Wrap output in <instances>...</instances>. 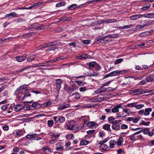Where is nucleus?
I'll use <instances>...</instances> for the list:
<instances>
[{
    "label": "nucleus",
    "mask_w": 154,
    "mask_h": 154,
    "mask_svg": "<svg viewBox=\"0 0 154 154\" xmlns=\"http://www.w3.org/2000/svg\"><path fill=\"white\" fill-rule=\"evenodd\" d=\"M72 86H69L67 84L64 85V89L67 93L70 94L77 89L78 87L72 82Z\"/></svg>",
    "instance_id": "nucleus-1"
},
{
    "label": "nucleus",
    "mask_w": 154,
    "mask_h": 154,
    "mask_svg": "<svg viewBox=\"0 0 154 154\" xmlns=\"http://www.w3.org/2000/svg\"><path fill=\"white\" fill-rule=\"evenodd\" d=\"M121 121H122L120 120H118L112 122V128L116 131L119 130L120 129V125L119 123Z\"/></svg>",
    "instance_id": "nucleus-2"
},
{
    "label": "nucleus",
    "mask_w": 154,
    "mask_h": 154,
    "mask_svg": "<svg viewBox=\"0 0 154 154\" xmlns=\"http://www.w3.org/2000/svg\"><path fill=\"white\" fill-rule=\"evenodd\" d=\"M152 109L151 108H148L146 109L145 110L144 109L141 110L139 111L138 112V114L141 115H145L146 116L149 115L150 112H152Z\"/></svg>",
    "instance_id": "nucleus-3"
},
{
    "label": "nucleus",
    "mask_w": 154,
    "mask_h": 154,
    "mask_svg": "<svg viewBox=\"0 0 154 154\" xmlns=\"http://www.w3.org/2000/svg\"><path fill=\"white\" fill-rule=\"evenodd\" d=\"M75 122L72 121L68 122L66 126L69 130H73L75 128Z\"/></svg>",
    "instance_id": "nucleus-4"
},
{
    "label": "nucleus",
    "mask_w": 154,
    "mask_h": 154,
    "mask_svg": "<svg viewBox=\"0 0 154 154\" xmlns=\"http://www.w3.org/2000/svg\"><path fill=\"white\" fill-rule=\"evenodd\" d=\"M143 91V89L142 88H140L139 89H136L134 90L129 91V94H133L134 93H137L135 95H138L143 94V93L142 92Z\"/></svg>",
    "instance_id": "nucleus-5"
},
{
    "label": "nucleus",
    "mask_w": 154,
    "mask_h": 154,
    "mask_svg": "<svg viewBox=\"0 0 154 154\" xmlns=\"http://www.w3.org/2000/svg\"><path fill=\"white\" fill-rule=\"evenodd\" d=\"M18 16V14L15 12H13L6 14L5 15V17H8L9 18L14 17H17Z\"/></svg>",
    "instance_id": "nucleus-6"
},
{
    "label": "nucleus",
    "mask_w": 154,
    "mask_h": 154,
    "mask_svg": "<svg viewBox=\"0 0 154 154\" xmlns=\"http://www.w3.org/2000/svg\"><path fill=\"white\" fill-rule=\"evenodd\" d=\"M121 107V105L120 104L115 106L112 109L111 111L113 113L118 112H119V109Z\"/></svg>",
    "instance_id": "nucleus-7"
},
{
    "label": "nucleus",
    "mask_w": 154,
    "mask_h": 154,
    "mask_svg": "<svg viewBox=\"0 0 154 154\" xmlns=\"http://www.w3.org/2000/svg\"><path fill=\"white\" fill-rule=\"evenodd\" d=\"M63 143H58L56 144L57 147L56 148V149L57 151H62L63 149Z\"/></svg>",
    "instance_id": "nucleus-8"
},
{
    "label": "nucleus",
    "mask_w": 154,
    "mask_h": 154,
    "mask_svg": "<svg viewBox=\"0 0 154 154\" xmlns=\"http://www.w3.org/2000/svg\"><path fill=\"white\" fill-rule=\"evenodd\" d=\"M102 94H100V95L97 96L95 101H93V102H101L104 100L105 97H104L101 96Z\"/></svg>",
    "instance_id": "nucleus-9"
},
{
    "label": "nucleus",
    "mask_w": 154,
    "mask_h": 154,
    "mask_svg": "<svg viewBox=\"0 0 154 154\" xmlns=\"http://www.w3.org/2000/svg\"><path fill=\"white\" fill-rule=\"evenodd\" d=\"M108 88H100L98 89L95 92L96 94H100L105 92Z\"/></svg>",
    "instance_id": "nucleus-10"
},
{
    "label": "nucleus",
    "mask_w": 154,
    "mask_h": 154,
    "mask_svg": "<svg viewBox=\"0 0 154 154\" xmlns=\"http://www.w3.org/2000/svg\"><path fill=\"white\" fill-rule=\"evenodd\" d=\"M42 149L46 154H49L51 153V149L48 146H45L43 147Z\"/></svg>",
    "instance_id": "nucleus-11"
},
{
    "label": "nucleus",
    "mask_w": 154,
    "mask_h": 154,
    "mask_svg": "<svg viewBox=\"0 0 154 154\" xmlns=\"http://www.w3.org/2000/svg\"><path fill=\"white\" fill-rule=\"evenodd\" d=\"M16 58L18 62H21L24 60L26 59V57L23 56H18L16 57Z\"/></svg>",
    "instance_id": "nucleus-12"
},
{
    "label": "nucleus",
    "mask_w": 154,
    "mask_h": 154,
    "mask_svg": "<svg viewBox=\"0 0 154 154\" xmlns=\"http://www.w3.org/2000/svg\"><path fill=\"white\" fill-rule=\"evenodd\" d=\"M147 82H150L154 80V75H151L147 76L145 79Z\"/></svg>",
    "instance_id": "nucleus-13"
},
{
    "label": "nucleus",
    "mask_w": 154,
    "mask_h": 154,
    "mask_svg": "<svg viewBox=\"0 0 154 154\" xmlns=\"http://www.w3.org/2000/svg\"><path fill=\"white\" fill-rule=\"evenodd\" d=\"M32 106L35 108L38 109L41 107V105L37 102H35L32 103Z\"/></svg>",
    "instance_id": "nucleus-14"
},
{
    "label": "nucleus",
    "mask_w": 154,
    "mask_h": 154,
    "mask_svg": "<svg viewBox=\"0 0 154 154\" xmlns=\"http://www.w3.org/2000/svg\"><path fill=\"white\" fill-rule=\"evenodd\" d=\"M77 58L78 59H83L88 58V55L86 54H84L80 56L77 57Z\"/></svg>",
    "instance_id": "nucleus-15"
},
{
    "label": "nucleus",
    "mask_w": 154,
    "mask_h": 154,
    "mask_svg": "<svg viewBox=\"0 0 154 154\" xmlns=\"http://www.w3.org/2000/svg\"><path fill=\"white\" fill-rule=\"evenodd\" d=\"M143 17V16L142 15L137 14L132 15L130 17V18L132 20H136L139 18Z\"/></svg>",
    "instance_id": "nucleus-16"
},
{
    "label": "nucleus",
    "mask_w": 154,
    "mask_h": 154,
    "mask_svg": "<svg viewBox=\"0 0 154 154\" xmlns=\"http://www.w3.org/2000/svg\"><path fill=\"white\" fill-rule=\"evenodd\" d=\"M116 143V140H111L109 142V147L110 148H113L114 145H115Z\"/></svg>",
    "instance_id": "nucleus-17"
},
{
    "label": "nucleus",
    "mask_w": 154,
    "mask_h": 154,
    "mask_svg": "<svg viewBox=\"0 0 154 154\" xmlns=\"http://www.w3.org/2000/svg\"><path fill=\"white\" fill-rule=\"evenodd\" d=\"M117 20L116 19H110L104 20V21H103V22H105V23H109L115 22Z\"/></svg>",
    "instance_id": "nucleus-18"
},
{
    "label": "nucleus",
    "mask_w": 154,
    "mask_h": 154,
    "mask_svg": "<svg viewBox=\"0 0 154 154\" xmlns=\"http://www.w3.org/2000/svg\"><path fill=\"white\" fill-rule=\"evenodd\" d=\"M110 125L106 124L103 126V128L107 131H111V130L110 128Z\"/></svg>",
    "instance_id": "nucleus-19"
},
{
    "label": "nucleus",
    "mask_w": 154,
    "mask_h": 154,
    "mask_svg": "<svg viewBox=\"0 0 154 154\" xmlns=\"http://www.w3.org/2000/svg\"><path fill=\"white\" fill-rule=\"evenodd\" d=\"M38 24L37 23H35L30 26V28L32 29H38Z\"/></svg>",
    "instance_id": "nucleus-20"
},
{
    "label": "nucleus",
    "mask_w": 154,
    "mask_h": 154,
    "mask_svg": "<svg viewBox=\"0 0 154 154\" xmlns=\"http://www.w3.org/2000/svg\"><path fill=\"white\" fill-rule=\"evenodd\" d=\"M142 132H143V133L145 134H148V135L149 136V133H151V131L149 128H144L142 129Z\"/></svg>",
    "instance_id": "nucleus-21"
},
{
    "label": "nucleus",
    "mask_w": 154,
    "mask_h": 154,
    "mask_svg": "<svg viewBox=\"0 0 154 154\" xmlns=\"http://www.w3.org/2000/svg\"><path fill=\"white\" fill-rule=\"evenodd\" d=\"M123 140L122 137H120L117 142V144L118 146H121L123 143Z\"/></svg>",
    "instance_id": "nucleus-22"
},
{
    "label": "nucleus",
    "mask_w": 154,
    "mask_h": 154,
    "mask_svg": "<svg viewBox=\"0 0 154 154\" xmlns=\"http://www.w3.org/2000/svg\"><path fill=\"white\" fill-rule=\"evenodd\" d=\"M76 4H72L70 5L68 7V9L69 11L72 10L76 8Z\"/></svg>",
    "instance_id": "nucleus-23"
},
{
    "label": "nucleus",
    "mask_w": 154,
    "mask_h": 154,
    "mask_svg": "<svg viewBox=\"0 0 154 154\" xmlns=\"http://www.w3.org/2000/svg\"><path fill=\"white\" fill-rule=\"evenodd\" d=\"M110 76H116L119 75V70H116L111 72L110 73Z\"/></svg>",
    "instance_id": "nucleus-24"
},
{
    "label": "nucleus",
    "mask_w": 154,
    "mask_h": 154,
    "mask_svg": "<svg viewBox=\"0 0 154 154\" xmlns=\"http://www.w3.org/2000/svg\"><path fill=\"white\" fill-rule=\"evenodd\" d=\"M100 148L101 149L103 150H106L108 148V146L107 145L103 144L100 145Z\"/></svg>",
    "instance_id": "nucleus-25"
},
{
    "label": "nucleus",
    "mask_w": 154,
    "mask_h": 154,
    "mask_svg": "<svg viewBox=\"0 0 154 154\" xmlns=\"http://www.w3.org/2000/svg\"><path fill=\"white\" fill-rule=\"evenodd\" d=\"M66 4L65 2H60L57 3L56 6L57 7H60L64 6Z\"/></svg>",
    "instance_id": "nucleus-26"
},
{
    "label": "nucleus",
    "mask_w": 154,
    "mask_h": 154,
    "mask_svg": "<svg viewBox=\"0 0 154 154\" xmlns=\"http://www.w3.org/2000/svg\"><path fill=\"white\" fill-rule=\"evenodd\" d=\"M97 74L98 73L97 72L92 71V72H90L89 73L88 72V75L89 76H96Z\"/></svg>",
    "instance_id": "nucleus-27"
},
{
    "label": "nucleus",
    "mask_w": 154,
    "mask_h": 154,
    "mask_svg": "<svg viewBox=\"0 0 154 154\" xmlns=\"http://www.w3.org/2000/svg\"><path fill=\"white\" fill-rule=\"evenodd\" d=\"M65 120V118L63 116H60L58 118V121L60 123L64 122Z\"/></svg>",
    "instance_id": "nucleus-28"
},
{
    "label": "nucleus",
    "mask_w": 154,
    "mask_h": 154,
    "mask_svg": "<svg viewBox=\"0 0 154 154\" xmlns=\"http://www.w3.org/2000/svg\"><path fill=\"white\" fill-rule=\"evenodd\" d=\"M21 106L20 105L18 104L16 106L14 107V109L16 111H19L22 109L21 107Z\"/></svg>",
    "instance_id": "nucleus-29"
},
{
    "label": "nucleus",
    "mask_w": 154,
    "mask_h": 154,
    "mask_svg": "<svg viewBox=\"0 0 154 154\" xmlns=\"http://www.w3.org/2000/svg\"><path fill=\"white\" fill-rule=\"evenodd\" d=\"M22 134V131L21 130H18L15 132L14 135L16 137H18L20 136Z\"/></svg>",
    "instance_id": "nucleus-30"
},
{
    "label": "nucleus",
    "mask_w": 154,
    "mask_h": 154,
    "mask_svg": "<svg viewBox=\"0 0 154 154\" xmlns=\"http://www.w3.org/2000/svg\"><path fill=\"white\" fill-rule=\"evenodd\" d=\"M69 106H70V105L69 104H67L63 106H60V107H59L58 109L59 110H61L65 109L66 108L69 107Z\"/></svg>",
    "instance_id": "nucleus-31"
},
{
    "label": "nucleus",
    "mask_w": 154,
    "mask_h": 154,
    "mask_svg": "<svg viewBox=\"0 0 154 154\" xmlns=\"http://www.w3.org/2000/svg\"><path fill=\"white\" fill-rule=\"evenodd\" d=\"M48 134L51 135L53 137H54L55 138H58V137L60 136V134H57L55 133H52L51 132L49 133Z\"/></svg>",
    "instance_id": "nucleus-32"
},
{
    "label": "nucleus",
    "mask_w": 154,
    "mask_h": 154,
    "mask_svg": "<svg viewBox=\"0 0 154 154\" xmlns=\"http://www.w3.org/2000/svg\"><path fill=\"white\" fill-rule=\"evenodd\" d=\"M96 62H90L89 64V68L91 69L95 66Z\"/></svg>",
    "instance_id": "nucleus-33"
},
{
    "label": "nucleus",
    "mask_w": 154,
    "mask_h": 154,
    "mask_svg": "<svg viewBox=\"0 0 154 154\" xmlns=\"http://www.w3.org/2000/svg\"><path fill=\"white\" fill-rule=\"evenodd\" d=\"M149 122H145L144 121L142 120L141 122L140 123V125H143L145 126H148L150 124Z\"/></svg>",
    "instance_id": "nucleus-34"
},
{
    "label": "nucleus",
    "mask_w": 154,
    "mask_h": 154,
    "mask_svg": "<svg viewBox=\"0 0 154 154\" xmlns=\"http://www.w3.org/2000/svg\"><path fill=\"white\" fill-rule=\"evenodd\" d=\"M54 123V121L53 120H49L47 122L48 125L50 127H51L53 126Z\"/></svg>",
    "instance_id": "nucleus-35"
},
{
    "label": "nucleus",
    "mask_w": 154,
    "mask_h": 154,
    "mask_svg": "<svg viewBox=\"0 0 154 154\" xmlns=\"http://www.w3.org/2000/svg\"><path fill=\"white\" fill-rule=\"evenodd\" d=\"M153 24H154V20H150L148 21L145 25L146 27L147 26L149 25H152Z\"/></svg>",
    "instance_id": "nucleus-36"
},
{
    "label": "nucleus",
    "mask_w": 154,
    "mask_h": 154,
    "mask_svg": "<svg viewBox=\"0 0 154 154\" xmlns=\"http://www.w3.org/2000/svg\"><path fill=\"white\" fill-rule=\"evenodd\" d=\"M36 135V134H33L31 135L28 134L26 136V138L28 139H30L35 137V136Z\"/></svg>",
    "instance_id": "nucleus-37"
},
{
    "label": "nucleus",
    "mask_w": 154,
    "mask_h": 154,
    "mask_svg": "<svg viewBox=\"0 0 154 154\" xmlns=\"http://www.w3.org/2000/svg\"><path fill=\"white\" fill-rule=\"evenodd\" d=\"M88 141L85 140H82L80 144L81 145H86L88 144Z\"/></svg>",
    "instance_id": "nucleus-38"
},
{
    "label": "nucleus",
    "mask_w": 154,
    "mask_h": 154,
    "mask_svg": "<svg viewBox=\"0 0 154 154\" xmlns=\"http://www.w3.org/2000/svg\"><path fill=\"white\" fill-rule=\"evenodd\" d=\"M72 95H74L75 98L76 100L79 99L80 97V96L78 93H75L73 94Z\"/></svg>",
    "instance_id": "nucleus-39"
},
{
    "label": "nucleus",
    "mask_w": 154,
    "mask_h": 154,
    "mask_svg": "<svg viewBox=\"0 0 154 154\" xmlns=\"http://www.w3.org/2000/svg\"><path fill=\"white\" fill-rule=\"evenodd\" d=\"M146 27L145 24L144 25H139L136 26L135 29H139Z\"/></svg>",
    "instance_id": "nucleus-40"
},
{
    "label": "nucleus",
    "mask_w": 154,
    "mask_h": 154,
    "mask_svg": "<svg viewBox=\"0 0 154 154\" xmlns=\"http://www.w3.org/2000/svg\"><path fill=\"white\" fill-rule=\"evenodd\" d=\"M109 139V138H107L104 139L103 140H102L99 143V144L100 145L103 144L104 143L107 142Z\"/></svg>",
    "instance_id": "nucleus-41"
},
{
    "label": "nucleus",
    "mask_w": 154,
    "mask_h": 154,
    "mask_svg": "<svg viewBox=\"0 0 154 154\" xmlns=\"http://www.w3.org/2000/svg\"><path fill=\"white\" fill-rule=\"evenodd\" d=\"M144 106L143 104H139L136 105V104L135 107L137 109H140L142 108Z\"/></svg>",
    "instance_id": "nucleus-42"
},
{
    "label": "nucleus",
    "mask_w": 154,
    "mask_h": 154,
    "mask_svg": "<svg viewBox=\"0 0 154 154\" xmlns=\"http://www.w3.org/2000/svg\"><path fill=\"white\" fill-rule=\"evenodd\" d=\"M75 82L78 83V85L80 86L86 84L85 82H82L81 81H75Z\"/></svg>",
    "instance_id": "nucleus-43"
},
{
    "label": "nucleus",
    "mask_w": 154,
    "mask_h": 154,
    "mask_svg": "<svg viewBox=\"0 0 154 154\" xmlns=\"http://www.w3.org/2000/svg\"><path fill=\"white\" fill-rule=\"evenodd\" d=\"M50 65L48 63H39L38 64V66H50Z\"/></svg>",
    "instance_id": "nucleus-44"
},
{
    "label": "nucleus",
    "mask_w": 154,
    "mask_h": 154,
    "mask_svg": "<svg viewBox=\"0 0 154 154\" xmlns=\"http://www.w3.org/2000/svg\"><path fill=\"white\" fill-rule=\"evenodd\" d=\"M108 37L112 38H116L119 37V35L117 34H114L109 35Z\"/></svg>",
    "instance_id": "nucleus-45"
},
{
    "label": "nucleus",
    "mask_w": 154,
    "mask_h": 154,
    "mask_svg": "<svg viewBox=\"0 0 154 154\" xmlns=\"http://www.w3.org/2000/svg\"><path fill=\"white\" fill-rule=\"evenodd\" d=\"M123 59L122 58H120L117 59L115 61L114 63L115 64H118L123 61Z\"/></svg>",
    "instance_id": "nucleus-46"
},
{
    "label": "nucleus",
    "mask_w": 154,
    "mask_h": 154,
    "mask_svg": "<svg viewBox=\"0 0 154 154\" xmlns=\"http://www.w3.org/2000/svg\"><path fill=\"white\" fill-rule=\"evenodd\" d=\"M140 119V117H138L135 118H133V122L134 123H137Z\"/></svg>",
    "instance_id": "nucleus-47"
},
{
    "label": "nucleus",
    "mask_w": 154,
    "mask_h": 154,
    "mask_svg": "<svg viewBox=\"0 0 154 154\" xmlns=\"http://www.w3.org/2000/svg\"><path fill=\"white\" fill-rule=\"evenodd\" d=\"M74 135L72 134H69L66 136V138L68 140L72 139L73 138Z\"/></svg>",
    "instance_id": "nucleus-48"
},
{
    "label": "nucleus",
    "mask_w": 154,
    "mask_h": 154,
    "mask_svg": "<svg viewBox=\"0 0 154 154\" xmlns=\"http://www.w3.org/2000/svg\"><path fill=\"white\" fill-rule=\"evenodd\" d=\"M31 96V94L29 92H27L26 93L24 96L22 97V99H24V98H26L27 97H29Z\"/></svg>",
    "instance_id": "nucleus-49"
},
{
    "label": "nucleus",
    "mask_w": 154,
    "mask_h": 154,
    "mask_svg": "<svg viewBox=\"0 0 154 154\" xmlns=\"http://www.w3.org/2000/svg\"><path fill=\"white\" fill-rule=\"evenodd\" d=\"M115 119L112 116H111L108 118V121L112 124V122H114L115 121Z\"/></svg>",
    "instance_id": "nucleus-50"
},
{
    "label": "nucleus",
    "mask_w": 154,
    "mask_h": 154,
    "mask_svg": "<svg viewBox=\"0 0 154 154\" xmlns=\"http://www.w3.org/2000/svg\"><path fill=\"white\" fill-rule=\"evenodd\" d=\"M62 83V81L61 79H58L56 80V85H61Z\"/></svg>",
    "instance_id": "nucleus-51"
},
{
    "label": "nucleus",
    "mask_w": 154,
    "mask_h": 154,
    "mask_svg": "<svg viewBox=\"0 0 154 154\" xmlns=\"http://www.w3.org/2000/svg\"><path fill=\"white\" fill-rule=\"evenodd\" d=\"M137 103V102H134L128 104L127 105V106L131 107H135L136 104Z\"/></svg>",
    "instance_id": "nucleus-52"
},
{
    "label": "nucleus",
    "mask_w": 154,
    "mask_h": 154,
    "mask_svg": "<svg viewBox=\"0 0 154 154\" xmlns=\"http://www.w3.org/2000/svg\"><path fill=\"white\" fill-rule=\"evenodd\" d=\"M35 55H34L33 56H31L29 57H28L27 58V60L28 61H31L35 59Z\"/></svg>",
    "instance_id": "nucleus-53"
},
{
    "label": "nucleus",
    "mask_w": 154,
    "mask_h": 154,
    "mask_svg": "<svg viewBox=\"0 0 154 154\" xmlns=\"http://www.w3.org/2000/svg\"><path fill=\"white\" fill-rule=\"evenodd\" d=\"M29 67H25L23 68V69H18V70H17L16 71V72H21L22 71H23L24 70H25V69H29Z\"/></svg>",
    "instance_id": "nucleus-54"
},
{
    "label": "nucleus",
    "mask_w": 154,
    "mask_h": 154,
    "mask_svg": "<svg viewBox=\"0 0 154 154\" xmlns=\"http://www.w3.org/2000/svg\"><path fill=\"white\" fill-rule=\"evenodd\" d=\"M123 111L127 114H129L131 113V110L129 109H123Z\"/></svg>",
    "instance_id": "nucleus-55"
},
{
    "label": "nucleus",
    "mask_w": 154,
    "mask_h": 154,
    "mask_svg": "<svg viewBox=\"0 0 154 154\" xmlns=\"http://www.w3.org/2000/svg\"><path fill=\"white\" fill-rule=\"evenodd\" d=\"M128 71L127 70L119 71V75L125 74Z\"/></svg>",
    "instance_id": "nucleus-56"
},
{
    "label": "nucleus",
    "mask_w": 154,
    "mask_h": 154,
    "mask_svg": "<svg viewBox=\"0 0 154 154\" xmlns=\"http://www.w3.org/2000/svg\"><path fill=\"white\" fill-rule=\"evenodd\" d=\"M56 61H57V60H56V58H55L53 59L50 60L48 61H47L46 62V63H53L55 62Z\"/></svg>",
    "instance_id": "nucleus-57"
},
{
    "label": "nucleus",
    "mask_w": 154,
    "mask_h": 154,
    "mask_svg": "<svg viewBox=\"0 0 154 154\" xmlns=\"http://www.w3.org/2000/svg\"><path fill=\"white\" fill-rule=\"evenodd\" d=\"M95 132V130H91L88 131L87 132V133L88 134L92 135L93 134H94Z\"/></svg>",
    "instance_id": "nucleus-58"
},
{
    "label": "nucleus",
    "mask_w": 154,
    "mask_h": 154,
    "mask_svg": "<svg viewBox=\"0 0 154 154\" xmlns=\"http://www.w3.org/2000/svg\"><path fill=\"white\" fill-rule=\"evenodd\" d=\"M79 91H80L82 92H84L87 90V88L86 87H81L79 88Z\"/></svg>",
    "instance_id": "nucleus-59"
},
{
    "label": "nucleus",
    "mask_w": 154,
    "mask_h": 154,
    "mask_svg": "<svg viewBox=\"0 0 154 154\" xmlns=\"http://www.w3.org/2000/svg\"><path fill=\"white\" fill-rule=\"evenodd\" d=\"M26 21V20L22 18H20L17 20V22L18 23L24 22Z\"/></svg>",
    "instance_id": "nucleus-60"
},
{
    "label": "nucleus",
    "mask_w": 154,
    "mask_h": 154,
    "mask_svg": "<svg viewBox=\"0 0 154 154\" xmlns=\"http://www.w3.org/2000/svg\"><path fill=\"white\" fill-rule=\"evenodd\" d=\"M135 68L136 70H142L143 69L142 67L138 65L136 66Z\"/></svg>",
    "instance_id": "nucleus-61"
},
{
    "label": "nucleus",
    "mask_w": 154,
    "mask_h": 154,
    "mask_svg": "<svg viewBox=\"0 0 154 154\" xmlns=\"http://www.w3.org/2000/svg\"><path fill=\"white\" fill-rule=\"evenodd\" d=\"M150 5H149V6L143 7L141 8V9L143 11L146 10L150 8Z\"/></svg>",
    "instance_id": "nucleus-62"
},
{
    "label": "nucleus",
    "mask_w": 154,
    "mask_h": 154,
    "mask_svg": "<svg viewBox=\"0 0 154 154\" xmlns=\"http://www.w3.org/2000/svg\"><path fill=\"white\" fill-rule=\"evenodd\" d=\"M21 91L20 89V87H19L18 88H17L16 91H15V94L16 95H18L19 93L20 92V91Z\"/></svg>",
    "instance_id": "nucleus-63"
},
{
    "label": "nucleus",
    "mask_w": 154,
    "mask_h": 154,
    "mask_svg": "<svg viewBox=\"0 0 154 154\" xmlns=\"http://www.w3.org/2000/svg\"><path fill=\"white\" fill-rule=\"evenodd\" d=\"M27 85H23L20 87L21 90H23L26 89Z\"/></svg>",
    "instance_id": "nucleus-64"
}]
</instances>
